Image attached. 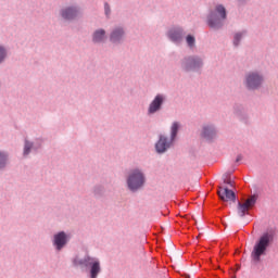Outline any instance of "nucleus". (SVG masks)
I'll return each mask as SVG.
<instances>
[{"label":"nucleus","instance_id":"nucleus-14","mask_svg":"<svg viewBox=\"0 0 278 278\" xmlns=\"http://www.w3.org/2000/svg\"><path fill=\"white\" fill-rule=\"evenodd\" d=\"M93 45H103L108 40V31L103 28H97L91 35Z\"/></svg>","mask_w":278,"mask_h":278},{"label":"nucleus","instance_id":"nucleus-11","mask_svg":"<svg viewBox=\"0 0 278 278\" xmlns=\"http://www.w3.org/2000/svg\"><path fill=\"white\" fill-rule=\"evenodd\" d=\"M257 203V195H251L244 202H238V215L242 218L249 214V210L252 207H255V204Z\"/></svg>","mask_w":278,"mask_h":278},{"label":"nucleus","instance_id":"nucleus-10","mask_svg":"<svg viewBox=\"0 0 278 278\" xmlns=\"http://www.w3.org/2000/svg\"><path fill=\"white\" fill-rule=\"evenodd\" d=\"M125 27L115 26L109 34V40L112 45H123V42H125Z\"/></svg>","mask_w":278,"mask_h":278},{"label":"nucleus","instance_id":"nucleus-3","mask_svg":"<svg viewBox=\"0 0 278 278\" xmlns=\"http://www.w3.org/2000/svg\"><path fill=\"white\" fill-rule=\"evenodd\" d=\"M147 184V175L140 167H135L128 172L126 177V186L130 192H138L144 188Z\"/></svg>","mask_w":278,"mask_h":278},{"label":"nucleus","instance_id":"nucleus-12","mask_svg":"<svg viewBox=\"0 0 278 278\" xmlns=\"http://www.w3.org/2000/svg\"><path fill=\"white\" fill-rule=\"evenodd\" d=\"M68 240H71V236L64 231H60L53 236V247L55 251H62L66 244H68Z\"/></svg>","mask_w":278,"mask_h":278},{"label":"nucleus","instance_id":"nucleus-23","mask_svg":"<svg viewBox=\"0 0 278 278\" xmlns=\"http://www.w3.org/2000/svg\"><path fill=\"white\" fill-rule=\"evenodd\" d=\"M93 194H96V195H101V194H103V187H101V186H97V187H94V189H93Z\"/></svg>","mask_w":278,"mask_h":278},{"label":"nucleus","instance_id":"nucleus-9","mask_svg":"<svg viewBox=\"0 0 278 278\" xmlns=\"http://www.w3.org/2000/svg\"><path fill=\"white\" fill-rule=\"evenodd\" d=\"M59 14L64 21H75L81 14V9L77 5H68L62 8Z\"/></svg>","mask_w":278,"mask_h":278},{"label":"nucleus","instance_id":"nucleus-4","mask_svg":"<svg viewBox=\"0 0 278 278\" xmlns=\"http://www.w3.org/2000/svg\"><path fill=\"white\" fill-rule=\"evenodd\" d=\"M181 129V123L174 122L169 128L170 137L160 135L157 142L155 143L156 153H166L167 149L173 147L175 140H177V134Z\"/></svg>","mask_w":278,"mask_h":278},{"label":"nucleus","instance_id":"nucleus-15","mask_svg":"<svg viewBox=\"0 0 278 278\" xmlns=\"http://www.w3.org/2000/svg\"><path fill=\"white\" fill-rule=\"evenodd\" d=\"M167 37L172 40V42L179 45V42H181V40L184 39V28L181 27L170 28L167 31Z\"/></svg>","mask_w":278,"mask_h":278},{"label":"nucleus","instance_id":"nucleus-26","mask_svg":"<svg viewBox=\"0 0 278 278\" xmlns=\"http://www.w3.org/2000/svg\"><path fill=\"white\" fill-rule=\"evenodd\" d=\"M239 1V3H242V1H244V0H238Z\"/></svg>","mask_w":278,"mask_h":278},{"label":"nucleus","instance_id":"nucleus-7","mask_svg":"<svg viewBox=\"0 0 278 278\" xmlns=\"http://www.w3.org/2000/svg\"><path fill=\"white\" fill-rule=\"evenodd\" d=\"M180 68L184 73H201L203 68V56L188 55L181 59Z\"/></svg>","mask_w":278,"mask_h":278},{"label":"nucleus","instance_id":"nucleus-8","mask_svg":"<svg viewBox=\"0 0 278 278\" xmlns=\"http://www.w3.org/2000/svg\"><path fill=\"white\" fill-rule=\"evenodd\" d=\"M165 103H166V94L157 93L148 106V116H153V114H157V112H160L162 108H164Z\"/></svg>","mask_w":278,"mask_h":278},{"label":"nucleus","instance_id":"nucleus-13","mask_svg":"<svg viewBox=\"0 0 278 278\" xmlns=\"http://www.w3.org/2000/svg\"><path fill=\"white\" fill-rule=\"evenodd\" d=\"M201 136L205 138V140H214V138L218 136V130L213 124H206L202 127Z\"/></svg>","mask_w":278,"mask_h":278},{"label":"nucleus","instance_id":"nucleus-19","mask_svg":"<svg viewBox=\"0 0 278 278\" xmlns=\"http://www.w3.org/2000/svg\"><path fill=\"white\" fill-rule=\"evenodd\" d=\"M244 36H247V31H238L233 35V46L238 47L241 42V40L244 38Z\"/></svg>","mask_w":278,"mask_h":278},{"label":"nucleus","instance_id":"nucleus-20","mask_svg":"<svg viewBox=\"0 0 278 278\" xmlns=\"http://www.w3.org/2000/svg\"><path fill=\"white\" fill-rule=\"evenodd\" d=\"M8 58V48L0 45V64H3Z\"/></svg>","mask_w":278,"mask_h":278},{"label":"nucleus","instance_id":"nucleus-25","mask_svg":"<svg viewBox=\"0 0 278 278\" xmlns=\"http://www.w3.org/2000/svg\"><path fill=\"white\" fill-rule=\"evenodd\" d=\"M236 162H242V155L239 154L236 159Z\"/></svg>","mask_w":278,"mask_h":278},{"label":"nucleus","instance_id":"nucleus-17","mask_svg":"<svg viewBox=\"0 0 278 278\" xmlns=\"http://www.w3.org/2000/svg\"><path fill=\"white\" fill-rule=\"evenodd\" d=\"M38 149H40V146L29 141V140H25L24 143V157H26V155H29L30 151H38Z\"/></svg>","mask_w":278,"mask_h":278},{"label":"nucleus","instance_id":"nucleus-21","mask_svg":"<svg viewBox=\"0 0 278 278\" xmlns=\"http://www.w3.org/2000/svg\"><path fill=\"white\" fill-rule=\"evenodd\" d=\"M186 42L189 49H194V45H197V39L192 35H188L186 37Z\"/></svg>","mask_w":278,"mask_h":278},{"label":"nucleus","instance_id":"nucleus-16","mask_svg":"<svg viewBox=\"0 0 278 278\" xmlns=\"http://www.w3.org/2000/svg\"><path fill=\"white\" fill-rule=\"evenodd\" d=\"M217 194L222 201H236V192L227 187H220Z\"/></svg>","mask_w":278,"mask_h":278},{"label":"nucleus","instance_id":"nucleus-5","mask_svg":"<svg viewBox=\"0 0 278 278\" xmlns=\"http://www.w3.org/2000/svg\"><path fill=\"white\" fill-rule=\"evenodd\" d=\"M225 21H227V9L223 4H217L210 12L206 23L211 29H220L225 25Z\"/></svg>","mask_w":278,"mask_h":278},{"label":"nucleus","instance_id":"nucleus-18","mask_svg":"<svg viewBox=\"0 0 278 278\" xmlns=\"http://www.w3.org/2000/svg\"><path fill=\"white\" fill-rule=\"evenodd\" d=\"M8 162H10L8 153L0 150V170H3L8 166Z\"/></svg>","mask_w":278,"mask_h":278},{"label":"nucleus","instance_id":"nucleus-2","mask_svg":"<svg viewBox=\"0 0 278 278\" xmlns=\"http://www.w3.org/2000/svg\"><path fill=\"white\" fill-rule=\"evenodd\" d=\"M74 266H80V268H86L89 278H99L101 275V260L99 257L85 255L84 257L76 256L73 260Z\"/></svg>","mask_w":278,"mask_h":278},{"label":"nucleus","instance_id":"nucleus-6","mask_svg":"<svg viewBox=\"0 0 278 278\" xmlns=\"http://www.w3.org/2000/svg\"><path fill=\"white\" fill-rule=\"evenodd\" d=\"M264 81H266V77L263 72L251 71L244 75L243 86L247 90H260L264 86Z\"/></svg>","mask_w":278,"mask_h":278},{"label":"nucleus","instance_id":"nucleus-22","mask_svg":"<svg viewBox=\"0 0 278 278\" xmlns=\"http://www.w3.org/2000/svg\"><path fill=\"white\" fill-rule=\"evenodd\" d=\"M224 184H227L231 188H233V182L231 181V175L230 174H225L224 175Z\"/></svg>","mask_w":278,"mask_h":278},{"label":"nucleus","instance_id":"nucleus-24","mask_svg":"<svg viewBox=\"0 0 278 278\" xmlns=\"http://www.w3.org/2000/svg\"><path fill=\"white\" fill-rule=\"evenodd\" d=\"M104 12L106 16H110L111 10H110V4L108 2L104 3Z\"/></svg>","mask_w":278,"mask_h":278},{"label":"nucleus","instance_id":"nucleus-1","mask_svg":"<svg viewBox=\"0 0 278 278\" xmlns=\"http://www.w3.org/2000/svg\"><path fill=\"white\" fill-rule=\"evenodd\" d=\"M275 229L270 228L258 237L251 252L252 262L257 264L262 262V257L268 255V251L270 250V247H273V242H275Z\"/></svg>","mask_w":278,"mask_h":278}]
</instances>
